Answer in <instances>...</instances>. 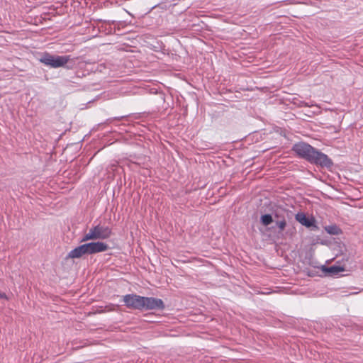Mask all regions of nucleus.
Masks as SVG:
<instances>
[{
  "mask_svg": "<svg viewBox=\"0 0 363 363\" xmlns=\"http://www.w3.org/2000/svg\"><path fill=\"white\" fill-rule=\"evenodd\" d=\"M292 150L298 157L318 167L330 169L334 165L333 160L327 155L306 143H295Z\"/></svg>",
  "mask_w": 363,
  "mask_h": 363,
  "instance_id": "nucleus-1",
  "label": "nucleus"
},
{
  "mask_svg": "<svg viewBox=\"0 0 363 363\" xmlns=\"http://www.w3.org/2000/svg\"><path fill=\"white\" fill-rule=\"evenodd\" d=\"M70 60V55H52L48 52L40 53L38 58V61L40 63L54 69L60 67H66L67 69H69V67L66 65Z\"/></svg>",
  "mask_w": 363,
  "mask_h": 363,
  "instance_id": "nucleus-2",
  "label": "nucleus"
},
{
  "mask_svg": "<svg viewBox=\"0 0 363 363\" xmlns=\"http://www.w3.org/2000/svg\"><path fill=\"white\" fill-rule=\"evenodd\" d=\"M123 301L128 308L143 311V296L135 294H129L123 296Z\"/></svg>",
  "mask_w": 363,
  "mask_h": 363,
  "instance_id": "nucleus-3",
  "label": "nucleus"
},
{
  "mask_svg": "<svg viewBox=\"0 0 363 363\" xmlns=\"http://www.w3.org/2000/svg\"><path fill=\"white\" fill-rule=\"evenodd\" d=\"M165 305L164 301L155 297L143 296V311L164 310Z\"/></svg>",
  "mask_w": 363,
  "mask_h": 363,
  "instance_id": "nucleus-4",
  "label": "nucleus"
},
{
  "mask_svg": "<svg viewBox=\"0 0 363 363\" xmlns=\"http://www.w3.org/2000/svg\"><path fill=\"white\" fill-rule=\"evenodd\" d=\"M295 219L300 223L302 225L313 229H318L316 220L313 216H307L303 212H298L295 215Z\"/></svg>",
  "mask_w": 363,
  "mask_h": 363,
  "instance_id": "nucleus-5",
  "label": "nucleus"
},
{
  "mask_svg": "<svg viewBox=\"0 0 363 363\" xmlns=\"http://www.w3.org/2000/svg\"><path fill=\"white\" fill-rule=\"evenodd\" d=\"M91 229L98 240L108 239L111 235V229L108 226L101 225L100 223L93 225Z\"/></svg>",
  "mask_w": 363,
  "mask_h": 363,
  "instance_id": "nucleus-6",
  "label": "nucleus"
},
{
  "mask_svg": "<svg viewBox=\"0 0 363 363\" xmlns=\"http://www.w3.org/2000/svg\"><path fill=\"white\" fill-rule=\"evenodd\" d=\"M286 215H288V213L285 211H276L274 213V222L279 232H283L286 227Z\"/></svg>",
  "mask_w": 363,
  "mask_h": 363,
  "instance_id": "nucleus-7",
  "label": "nucleus"
},
{
  "mask_svg": "<svg viewBox=\"0 0 363 363\" xmlns=\"http://www.w3.org/2000/svg\"><path fill=\"white\" fill-rule=\"evenodd\" d=\"M86 247L89 255L105 252L110 248L106 243L101 241L87 242Z\"/></svg>",
  "mask_w": 363,
  "mask_h": 363,
  "instance_id": "nucleus-8",
  "label": "nucleus"
},
{
  "mask_svg": "<svg viewBox=\"0 0 363 363\" xmlns=\"http://www.w3.org/2000/svg\"><path fill=\"white\" fill-rule=\"evenodd\" d=\"M86 255H89V250L87 249L86 243H84L70 250L66 259H78Z\"/></svg>",
  "mask_w": 363,
  "mask_h": 363,
  "instance_id": "nucleus-9",
  "label": "nucleus"
},
{
  "mask_svg": "<svg viewBox=\"0 0 363 363\" xmlns=\"http://www.w3.org/2000/svg\"><path fill=\"white\" fill-rule=\"evenodd\" d=\"M149 160L146 157H138L135 161H130L131 164H136L140 167L147 169L150 165L148 164Z\"/></svg>",
  "mask_w": 363,
  "mask_h": 363,
  "instance_id": "nucleus-10",
  "label": "nucleus"
},
{
  "mask_svg": "<svg viewBox=\"0 0 363 363\" xmlns=\"http://www.w3.org/2000/svg\"><path fill=\"white\" fill-rule=\"evenodd\" d=\"M325 270L332 275H337L339 274L340 272H344L345 268L341 266L333 265L325 268Z\"/></svg>",
  "mask_w": 363,
  "mask_h": 363,
  "instance_id": "nucleus-11",
  "label": "nucleus"
},
{
  "mask_svg": "<svg viewBox=\"0 0 363 363\" xmlns=\"http://www.w3.org/2000/svg\"><path fill=\"white\" fill-rule=\"evenodd\" d=\"M325 231L333 235H337L342 233L341 229L336 225H328L325 228Z\"/></svg>",
  "mask_w": 363,
  "mask_h": 363,
  "instance_id": "nucleus-12",
  "label": "nucleus"
},
{
  "mask_svg": "<svg viewBox=\"0 0 363 363\" xmlns=\"http://www.w3.org/2000/svg\"><path fill=\"white\" fill-rule=\"evenodd\" d=\"M150 93L157 96V100L159 104H164L165 102V94L164 92L158 91L157 89L152 88L150 89Z\"/></svg>",
  "mask_w": 363,
  "mask_h": 363,
  "instance_id": "nucleus-13",
  "label": "nucleus"
},
{
  "mask_svg": "<svg viewBox=\"0 0 363 363\" xmlns=\"http://www.w3.org/2000/svg\"><path fill=\"white\" fill-rule=\"evenodd\" d=\"M273 221H274L273 216L271 214H269V213L264 214L260 218V222L264 226L269 225Z\"/></svg>",
  "mask_w": 363,
  "mask_h": 363,
  "instance_id": "nucleus-14",
  "label": "nucleus"
},
{
  "mask_svg": "<svg viewBox=\"0 0 363 363\" xmlns=\"http://www.w3.org/2000/svg\"><path fill=\"white\" fill-rule=\"evenodd\" d=\"M89 240H96L95 233H94V231L91 229V228L89 229L87 233L84 235V236L80 240V242H84Z\"/></svg>",
  "mask_w": 363,
  "mask_h": 363,
  "instance_id": "nucleus-15",
  "label": "nucleus"
},
{
  "mask_svg": "<svg viewBox=\"0 0 363 363\" xmlns=\"http://www.w3.org/2000/svg\"><path fill=\"white\" fill-rule=\"evenodd\" d=\"M126 116H118V117H113V118H109L108 119H106V121H105L104 123L106 124H109L111 123H112L113 121H121L122 119L125 118Z\"/></svg>",
  "mask_w": 363,
  "mask_h": 363,
  "instance_id": "nucleus-16",
  "label": "nucleus"
},
{
  "mask_svg": "<svg viewBox=\"0 0 363 363\" xmlns=\"http://www.w3.org/2000/svg\"><path fill=\"white\" fill-rule=\"evenodd\" d=\"M106 66L104 64L101 63V64H99L97 65V67H96V70L100 72H104V70L106 69Z\"/></svg>",
  "mask_w": 363,
  "mask_h": 363,
  "instance_id": "nucleus-17",
  "label": "nucleus"
},
{
  "mask_svg": "<svg viewBox=\"0 0 363 363\" xmlns=\"http://www.w3.org/2000/svg\"><path fill=\"white\" fill-rule=\"evenodd\" d=\"M0 298L8 300L9 297L5 293L0 292Z\"/></svg>",
  "mask_w": 363,
  "mask_h": 363,
  "instance_id": "nucleus-18",
  "label": "nucleus"
}]
</instances>
